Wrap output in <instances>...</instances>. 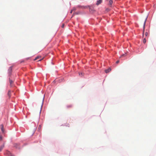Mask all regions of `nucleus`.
<instances>
[{"label": "nucleus", "mask_w": 156, "mask_h": 156, "mask_svg": "<svg viewBox=\"0 0 156 156\" xmlns=\"http://www.w3.org/2000/svg\"><path fill=\"white\" fill-rule=\"evenodd\" d=\"M147 18H146L145 19V21H144V26H143V37H144V31H145V23H146V21L147 20Z\"/></svg>", "instance_id": "f257e3e1"}, {"label": "nucleus", "mask_w": 156, "mask_h": 156, "mask_svg": "<svg viewBox=\"0 0 156 156\" xmlns=\"http://www.w3.org/2000/svg\"><path fill=\"white\" fill-rule=\"evenodd\" d=\"M0 128L2 132L4 133L5 130L4 129V126L3 124L1 125L0 126Z\"/></svg>", "instance_id": "f03ea898"}, {"label": "nucleus", "mask_w": 156, "mask_h": 156, "mask_svg": "<svg viewBox=\"0 0 156 156\" xmlns=\"http://www.w3.org/2000/svg\"><path fill=\"white\" fill-rule=\"evenodd\" d=\"M148 31L147 30H146V31L145 33V37L147 38L148 37Z\"/></svg>", "instance_id": "7ed1b4c3"}, {"label": "nucleus", "mask_w": 156, "mask_h": 156, "mask_svg": "<svg viewBox=\"0 0 156 156\" xmlns=\"http://www.w3.org/2000/svg\"><path fill=\"white\" fill-rule=\"evenodd\" d=\"M102 2V0H98L97 1V2L96 3V5H98L100 4H101Z\"/></svg>", "instance_id": "20e7f679"}, {"label": "nucleus", "mask_w": 156, "mask_h": 156, "mask_svg": "<svg viewBox=\"0 0 156 156\" xmlns=\"http://www.w3.org/2000/svg\"><path fill=\"white\" fill-rule=\"evenodd\" d=\"M111 69L110 68H109L108 69H106L105 70V71L106 73H109V72H110L111 71Z\"/></svg>", "instance_id": "39448f33"}, {"label": "nucleus", "mask_w": 156, "mask_h": 156, "mask_svg": "<svg viewBox=\"0 0 156 156\" xmlns=\"http://www.w3.org/2000/svg\"><path fill=\"white\" fill-rule=\"evenodd\" d=\"M19 144H18L16 143L14 144V147H15L16 148H19Z\"/></svg>", "instance_id": "423d86ee"}, {"label": "nucleus", "mask_w": 156, "mask_h": 156, "mask_svg": "<svg viewBox=\"0 0 156 156\" xmlns=\"http://www.w3.org/2000/svg\"><path fill=\"white\" fill-rule=\"evenodd\" d=\"M12 66L9 67L8 69V71L9 73H11L12 71Z\"/></svg>", "instance_id": "0eeeda50"}, {"label": "nucleus", "mask_w": 156, "mask_h": 156, "mask_svg": "<svg viewBox=\"0 0 156 156\" xmlns=\"http://www.w3.org/2000/svg\"><path fill=\"white\" fill-rule=\"evenodd\" d=\"M4 146V144H3L0 146V152L3 149Z\"/></svg>", "instance_id": "6e6552de"}, {"label": "nucleus", "mask_w": 156, "mask_h": 156, "mask_svg": "<svg viewBox=\"0 0 156 156\" xmlns=\"http://www.w3.org/2000/svg\"><path fill=\"white\" fill-rule=\"evenodd\" d=\"M147 38L146 37H144L143 41V42L144 43H145L146 42V39Z\"/></svg>", "instance_id": "1a4fd4ad"}, {"label": "nucleus", "mask_w": 156, "mask_h": 156, "mask_svg": "<svg viewBox=\"0 0 156 156\" xmlns=\"http://www.w3.org/2000/svg\"><path fill=\"white\" fill-rule=\"evenodd\" d=\"M112 3V1L111 0H110L109 1V4L111 5Z\"/></svg>", "instance_id": "9d476101"}, {"label": "nucleus", "mask_w": 156, "mask_h": 156, "mask_svg": "<svg viewBox=\"0 0 156 156\" xmlns=\"http://www.w3.org/2000/svg\"><path fill=\"white\" fill-rule=\"evenodd\" d=\"M8 94L9 97H10L11 95V91H8Z\"/></svg>", "instance_id": "9b49d317"}, {"label": "nucleus", "mask_w": 156, "mask_h": 156, "mask_svg": "<svg viewBox=\"0 0 156 156\" xmlns=\"http://www.w3.org/2000/svg\"><path fill=\"white\" fill-rule=\"evenodd\" d=\"M41 56H38L37 57H36L35 58V59H34V60H36L37 59H38L39 58H40V57H41Z\"/></svg>", "instance_id": "f8f14e48"}, {"label": "nucleus", "mask_w": 156, "mask_h": 156, "mask_svg": "<svg viewBox=\"0 0 156 156\" xmlns=\"http://www.w3.org/2000/svg\"><path fill=\"white\" fill-rule=\"evenodd\" d=\"M8 156H14L12 155L9 152L8 153Z\"/></svg>", "instance_id": "ddd939ff"}, {"label": "nucleus", "mask_w": 156, "mask_h": 156, "mask_svg": "<svg viewBox=\"0 0 156 156\" xmlns=\"http://www.w3.org/2000/svg\"><path fill=\"white\" fill-rule=\"evenodd\" d=\"M41 125H39V126H38V131H40V129H41Z\"/></svg>", "instance_id": "4468645a"}, {"label": "nucleus", "mask_w": 156, "mask_h": 156, "mask_svg": "<svg viewBox=\"0 0 156 156\" xmlns=\"http://www.w3.org/2000/svg\"><path fill=\"white\" fill-rule=\"evenodd\" d=\"M9 83L10 85H11V84L12 83L13 81L12 80H9Z\"/></svg>", "instance_id": "2eb2a0df"}, {"label": "nucleus", "mask_w": 156, "mask_h": 156, "mask_svg": "<svg viewBox=\"0 0 156 156\" xmlns=\"http://www.w3.org/2000/svg\"><path fill=\"white\" fill-rule=\"evenodd\" d=\"M79 75L80 76H83V74L82 73H79Z\"/></svg>", "instance_id": "dca6fc26"}, {"label": "nucleus", "mask_w": 156, "mask_h": 156, "mask_svg": "<svg viewBox=\"0 0 156 156\" xmlns=\"http://www.w3.org/2000/svg\"><path fill=\"white\" fill-rule=\"evenodd\" d=\"M2 140V136L0 135V140Z\"/></svg>", "instance_id": "f3484780"}, {"label": "nucleus", "mask_w": 156, "mask_h": 156, "mask_svg": "<svg viewBox=\"0 0 156 156\" xmlns=\"http://www.w3.org/2000/svg\"><path fill=\"white\" fill-rule=\"evenodd\" d=\"M72 107V105H67V108H70V107Z\"/></svg>", "instance_id": "a211bd4d"}, {"label": "nucleus", "mask_w": 156, "mask_h": 156, "mask_svg": "<svg viewBox=\"0 0 156 156\" xmlns=\"http://www.w3.org/2000/svg\"><path fill=\"white\" fill-rule=\"evenodd\" d=\"M44 99V98H43V99L42 101V105H41V107H42V105H43V102Z\"/></svg>", "instance_id": "6ab92c4d"}, {"label": "nucleus", "mask_w": 156, "mask_h": 156, "mask_svg": "<svg viewBox=\"0 0 156 156\" xmlns=\"http://www.w3.org/2000/svg\"><path fill=\"white\" fill-rule=\"evenodd\" d=\"M64 24H62V28H63L64 27Z\"/></svg>", "instance_id": "aec40b11"}, {"label": "nucleus", "mask_w": 156, "mask_h": 156, "mask_svg": "<svg viewBox=\"0 0 156 156\" xmlns=\"http://www.w3.org/2000/svg\"><path fill=\"white\" fill-rule=\"evenodd\" d=\"M119 61L118 60V61H116V63L117 64V63H119Z\"/></svg>", "instance_id": "412c9836"}, {"label": "nucleus", "mask_w": 156, "mask_h": 156, "mask_svg": "<svg viewBox=\"0 0 156 156\" xmlns=\"http://www.w3.org/2000/svg\"><path fill=\"white\" fill-rule=\"evenodd\" d=\"M73 11V10H71V12H70V13H72Z\"/></svg>", "instance_id": "4be33fe9"}, {"label": "nucleus", "mask_w": 156, "mask_h": 156, "mask_svg": "<svg viewBox=\"0 0 156 156\" xmlns=\"http://www.w3.org/2000/svg\"><path fill=\"white\" fill-rule=\"evenodd\" d=\"M43 59V58H42L41 59H40V60H39L38 61H41V60H42Z\"/></svg>", "instance_id": "5701e85b"}, {"label": "nucleus", "mask_w": 156, "mask_h": 156, "mask_svg": "<svg viewBox=\"0 0 156 156\" xmlns=\"http://www.w3.org/2000/svg\"><path fill=\"white\" fill-rule=\"evenodd\" d=\"M124 54H123V55H122L121 56H122H122H124Z\"/></svg>", "instance_id": "b1692460"}]
</instances>
